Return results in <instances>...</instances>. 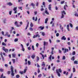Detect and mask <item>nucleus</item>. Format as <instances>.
<instances>
[{
	"label": "nucleus",
	"mask_w": 78,
	"mask_h": 78,
	"mask_svg": "<svg viewBox=\"0 0 78 78\" xmlns=\"http://www.w3.org/2000/svg\"><path fill=\"white\" fill-rule=\"evenodd\" d=\"M56 73L57 74L58 76L60 77V76H61V75L60 73H62V70H61L60 69H57L56 70Z\"/></svg>",
	"instance_id": "f257e3e1"
},
{
	"label": "nucleus",
	"mask_w": 78,
	"mask_h": 78,
	"mask_svg": "<svg viewBox=\"0 0 78 78\" xmlns=\"http://www.w3.org/2000/svg\"><path fill=\"white\" fill-rule=\"evenodd\" d=\"M14 69L13 68V67H12V66H11V75H12V76H14Z\"/></svg>",
	"instance_id": "f03ea898"
},
{
	"label": "nucleus",
	"mask_w": 78,
	"mask_h": 78,
	"mask_svg": "<svg viewBox=\"0 0 78 78\" xmlns=\"http://www.w3.org/2000/svg\"><path fill=\"white\" fill-rule=\"evenodd\" d=\"M62 51H63V52L64 53H67V52H69V49L67 48H62Z\"/></svg>",
	"instance_id": "7ed1b4c3"
},
{
	"label": "nucleus",
	"mask_w": 78,
	"mask_h": 78,
	"mask_svg": "<svg viewBox=\"0 0 78 78\" xmlns=\"http://www.w3.org/2000/svg\"><path fill=\"white\" fill-rule=\"evenodd\" d=\"M21 46L22 47V50H21L22 51H25V48L24 47H23V45L22 44H21Z\"/></svg>",
	"instance_id": "20e7f679"
},
{
	"label": "nucleus",
	"mask_w": 78,
	"mask_h": 78,
	"mask_svg": "<svg viewBox=\"0 0 78 78\" xmlns=\"http://www.w3.org/2000/svg\"><path fill=\"white\" fill-rule=\"evenodd\" d=\"M17 7H14L13 9V11H15V14H16V13H17Z\"/></svg>",
	"instance_id": "39448f33"
},
{
	"label": "nucleus",
	"mask_w": 78,
	"mask_h": 78,
	"mask_svg": "<svg viewBox=\"0 0 78 78\" xmlns=\"http://www.w3.org/2000/svg\"><path fill=\"white\" fill-rule=\"evenodd\" d=\"M7 5H9V6H12V3H11V2H8L7 4Z\"/></svg>",
	"instance_id": "423d86ee"
},
{
	"label": "nucleus",
	"mask_w": 78,
	"mask_h": 78,
	"mask_svg": "<svg viewBox=\"0 0 78 78\" xmlns=\"http://www.w3.org/2000/svg\"><path fill=\"white\" fill-rule=\"evenodd\" d=\"M15 25H16V27H20L19 25L17 24V21H16L15 23Z\"/></svg>",
	"instance_id": "0eeeda50"
},
{
	"label": "nucleus",
	"mask_w": 78,
	"mask_h": 78,
	"mask_svg": "<svg viewBox=\"0 0 78 78\" xmlns=\"http://www.w3.org/2000/svg\"><path fill=\"white\" fill-rule=\"evenodd\" d=\"M48 9L49 10H51V5L50 4L49 5Z\"/></svg>",
	"instance_id": "6e6552de"
},
{
	"label": "nucleus",
	"mask_w": 78,
	"mask_h": 78,
	"mask_svg": "<svg viewBox=\"0 0 78 78\" xmlns=\"http://www.w3.org/2000/svg\"><path fill=\"white\" fill-rule=\"evenodd\" d=\"M62 40H64V41L66 40V38L65 37V36H63L61 38Z\"/></svg>",
	"instance_id": "1a4fd4ad"
},
{
	"label": "nucleus",
	"mask_w": 78,
	"mask_h": 78,
	"mask_svg": "<svg viewBox=\"0 0 78 78\" xmlns=\"http://www.w3.org/2000/svg\"><path fill=\"white\" fill-rule=\"evenodd\" d=\"M12 55L13 58H16V54L15 53L12 54Z\"/></svg>",
	"instance_id": "9d476101"
},
{
	"label": "nucleus",
	"mask_w": 78,
	"mask_h": 78,
	"mask_svg": "<svg viewBox=\"0 0 78 78\" xmlns=\"http://www.w3.org/2000/svg\"><path fill=\"white\" fill-rule=\"evenodd\" d=\"M27 26L26 27V28H25V30H27V28H28V27L29 26V22H27Z\"/></svg>",
	"instance_id": "9b49d317"
},
{
	"label": "nucleus",
	"mask_w": 78,
	"mask_h": 78,
	"mask_svg": "<svg viewBox=\"0 0 78 78\" xmlns=\"http://www.w3.org/2000/svg\"><path fill=\"white\" fill-rule=\"evenodd\" d=\"M62 27V26L61 25H60V29H61L62 32H63V29L64 28V27H62Z\"/></svg>",
	"instance_id": "f8f14e48"
},
{
	"label": "nucleus",
	"mask_w": 78,
	"mask_h": 78,
	"mask_svg": "<svg viewBox=\"0 0 78 78\" xmlns=\"http://www.w3.org/2000/svg\"><path fill=\"white\" fill-rule=\"evenodd\" d=\"M0 78H6V76H3V74H2Z\"/></svg>",
	"instance_id": "ddd939ff"
},
{
	"label": "nucleus",
	"mask_w": 78,
	"mask_h": 78,
	"mask_svg": "<svg viewBox=\"0 0 78 78\" xmlns=\"http://www.w3.org/2000/svg\"><path fill=\"white\" fill-rule=\"evenodd\" d=\"M45 9H46V10H45V14H48V15L49 14V13H48V11H47V10H46L47 9V8H46Z\"/></svg>",
	"instance_id": "4468645a"
},
{
	"label": "nucleus",
	"mask_w": 78,
	"mask_h": 78,
	"mask_svg": "<svg viewBox=\"0 0 78 78\" xmlns=\"http://www.w3.org/2000/svg\"><path fill=\"white\" fill-rule=\"evenodd\" d=\"M38 32H37V33H36V37H39L40 36L39 35V34H38Z\"/></svg>",
	"instance_id": "2eb2a0df"
},
{
	"label": "nucleus",
	"mask_w": 78,
	"mask_h": 78,
	"mask_svg": "<svg viewBox=\"0 0 78 78\" xmlns=\"http://www.w3.org/2000/svg\"><path fill=\"white\" fill-rule=\"evenodd\" d=\"M6 53L8 52V49L6 48L4 51Z\"/></svg>",
	"instance_id": "dca6fc26"
},
{
	"label": "nucleus",
	"mask_w": 78,
	"mask_h": 78,
	"mask_svg": "<svg viewBox=\"0 0 78 78\" xmlns=\"http://www.w3.org/2000/svg\"><path fill=\"white\" fill-rule=\"evenodd\" d=\"M48 18H46L45 20V23H47V22H48Z\"/></svg>",
	"instance_id": "f3484780"
},
{
	"label": "nucleus",
	"mask_w": 78,
	"mask_h": 78,
	"mask_svg": "<svg viewBox=\"0 0 78 78\" xmlns=\"http://www.w3.org/2000/svg\"><path fill=\"white\" fill-rule=\"evenodd\" d=\"M4 71V69L2 68H0V72H3Z\"/></svg>",
	"instance_id": "a211bd4d"
},
{
	"label": "nucleus",
	"mask_w": 78,
	"mask_h": 78,
	"mask_svg": "<svg viewBox=\"0 0 78 78\" xmlns=\"http://www.w3.org/2000/svg\"><path fill=\"white\" fill-rule=\"evenodd\" d=\"M12 60L13 64H14L16 62V60L14 59H12Z\"/></svg>",
	"instance_id": "6ab92c4d"
},
{
	"label": "nucleus",
	"mask_w": 78,
	"mask_h": 78,
	"mask_svg": "<svg viewBox=\"0 0 78 78\" xmlns=\"http://www.w3.org/2000/svg\"><path fill=\"white\" fill-rule=\"evenodd\" d=\"M39 28H41V30H44V27H42L41 26H40L39 27Z\"/></svg>",
	"instance_id": "aec40b11"
},
{
	"label": "nucleus",
	"mask_w": 78,
	"mask_h": 78,
	"mask_svg": "<svg viewBox=\"0 0 78 78\" xmlns=\"http://www.w3.org/2000/svg\"><path fill=\"white\" fill-rule=\"evenodd\" d=\"M67 29L68 31H70V30H69V24L67 25Z\"/></svg>",
	"instance_id": "412c9836"
},
{
	"label": "nucleus",
	"mask_w": 78,
	"mask_h": 78,
	"mask_svg": "<svg viewBox=\"0 0 78 78\" xmlns=\"http://www.w3.org/2000/svg\"><path fill=\"white\" fill-rule=\"evenodd\" d=\"M31 58H32V59H34V58H35V55H33L31 56Z\"/></svg>",
	"instance_id": "4be33fe9"
},
{
	"label": "nucleus",
	"mask_w": 78,
	"mask_h": 78,
	"mask_svg": "<svg viewBox=\"0 0 78 78\" xmlns=\"http://www.w3.org/2000/svg\"><path fill=\"white\" fill-rule=\"evenodd\" d=\"M42 66H43V67H45V62H43Z\"/></svg>",
	"instance_id": "5701e85b"
},
{
	"label": "nucleus",
	"mask_w": 78,
	"mask_h": 78,
	"mask_svg": "<svg viewBox=\"0 0 78 78\" xmlns=\"http://www.w3.org/2000/svg\"><path fill=\"white\" fill-rule=\"evenodd\" d=\"M75 71H76V70H75V68H73V73H74V72H75Z\"/></svg>",
	"instance_id": "b1692460"
},
{
	"label": "nucleus",
	"mask_w": 78,
	"mask_h": 78,
	"mask_svg": "<svg viewBox=\"0 0 78 78\" xmlns=\"http://www.w3.org/2000/svg\"><path fill=\"white\" fill-rule=\"evenodd\" d=\"M41 11H44V9H43V6H41Z\"/></svg>",
	"instance_id": "393cba45"
},
{
	"label": "nucleus",
	"mask_w": 78,
	"mask_h": 78,
	"mask_svg": "<svg viewBox=\"0 0 78 78\" xmlns=\"http://www.w3.org/2000/svg\"><path fill=\"white\" fill-rule=\"evenodd\" d=\"M30 27H33V23H30Z\"/></svg>",
	"instance_id": "a878e982"
},
{
	"label": "nucleus",
	"mask_w": 78,
	"mask_h": 78,
	"mask_svg": "<svg viewBox=\"0 0 78 78\" xmlns=\"http://www.w3.org/2000/svg\"><path fill=\"white\" fill-rule=\"evenodd\" d=\"M74 64H78V61H75L74 62Z\"/></svg>",
	"instance_id": "bb28decb"
},
{
	"label": "nucleus",
	"mask_w": 78,
	"mask_h": 78,
	"mask_svg": "<svg viewBox=\"0 0 78 78\" xmlns=\"http://www.w3.org/2000/svg\"><path fill=\"white\" fill-rule=\"evenodd\" d=\"M18 38H15L14 40V42H17L18 41Z\"/></svg>",
	"instance_id": "cd10ccee"
},
{
	"label": "nucleus",
	"mask_w": 78,
	"mask_h": 78,
	"mask_svg": "<svg viewBox=\"0 0 78 78\" xmlns=\"http://www.w3.org/2000/svg\"><path fill=\"white\" fill-rule=\"evenodd\" d=\"M40 55H42V56L43 57V59H44V55H43V54H42V53H40Z\"/></svg>",
	"instance_id": "c85d7f7f"
},
{
	"label": "nucleus",
	"mask_w": 78,
	"mask_h": 78,
	"mask_svg": "<svg viewBox=\"0 0 78 78\" xmlns=\"http://www.w3.org/2000/svg\"><path fill=\"white\" fill-rule=\"evenodd\" d=\"M74 58H75V57L73 56L71 58V60H72V61H74Z\"/></svg>",
	"instance_id": "c756f323"
},
{
	"label": "nucleus",
	"mask_w": 78,
	"mask_h": 78,
	"mask_svg": "<svg viewBox=\"0 0 78 78\" xmlns=\"http://www.w3.org/2000/svg\"><path fill=\"white\" fill-rule=\"evenodd\" d=\"M2 45H4V46H6V44L5 43L3 42L2 43Z\"/></svg>",
	"instance_id": "7c9ffc66"
},
{
	"label": "nucleus",
	"mask_w": 78,
	"mask_h": 78,
	"mask_svg": "<svg viewBox=\"0 0 78 78\" xmlns=\"http://www.w3.org/2000/svg\"><path fill=\"white\" fill-rule=\"evenodd\" d=\"M45 2H43V5H44V8H45Z\"/></svg>",
	"instance_id": "2f4dec72"
},
{
	"label": "nucleus",
	"mask_w": 78,
	"mask_h": 78,
	"mask_svg": "<svg viewBox=\"0 0 78 78\" xmlns=\"http://www.w3.org/2000/svg\"><path fill=\"white\" fill-rule=\"evenodd\" d=\"M16 78H20V76L19 75H16Z\"/></svg>",
	"instance_id": "473e14b6"
},
{
	"label": "nucleus",
	"mask_w": 78,
	"mask_h": 78,
	"mask_svg": "<svg viewBox=\"0 0 78 78\" xmlns=\"http://www.w3.org/2000/svg\"><path fill=\"white\" fill-rule=\"evenodd\" d=\"M62 13H63L65 15L66 14V13L64 10L63 11V12H62Z\"/></svg>",
	"instance_id": "72a5a7b5"
},
{
	"label": "nucleus",
	"mask_w": 78,
	"mask_h": 78,
	"mask_svg": "<svg viewBox=\"0 0 78 78\" xmlns=\"http://www.w3.org/2000/svg\"><path fill=\"white\" fill-rule=\"evenodd\" d=\"M47 44V42H44V45L45 46Z\"/></svg>",
	"instance_id": "f704fd0d"
},
{
	"label": "nucleus",
	"mask_w": 78,
	"mask_h": 78,
	"mask_svg": "<svg viewBox=\"0 0 78 78\" xmlns=\"http://www.w3.org/2000/svg\"><path fill=\"white\" fill-rule=\"evenodd\" d=\"M49 58L50 60V61H51V55H50Z\"/></svg>",
	"instance_id": "c9c22d12"
},
{
	"label": "nucleus",
	"mask_w": 78,
	"mask_h": 78,
	"mask_svg": "<svg viewBox=\"0 0 78 78\" xmlns=\"http://www.w3.org/2000/svg\"><path fill=\"white\" fill-rule=\"evenodd\" d=\"M32 48L33 50H34V45L32 46Z\"/></svg>",
	"instance_id": "e433bc0d"
},
{
	"label": "nucleus",
	"mask_w": 78,
	"mask_h": 78,
	"mask_svg": "<svg viewBox=\"0 0 78 78\" xmlns=\"http://www.w3.org/2000/svg\"><path fill=\"white\" fill-rule=\"evenodd\" d=\"M42 76V74H40L38 76V77L39 78H41Z\"/></svg>",
	"instance_id": "4c0bfd02"
},
{
	"label": "nucleus",
	"mask_w": 78,
	"mask_h": 78,
	"mask_svg": "<svg viewBox=\"0 0 78 78\" xmlns=\"http://www.w3.org/2000/svg\"><path fill=\"white\" fill-rule=\"evenodd\" d=\"M64 14H63V13H62V12L61 18H64Z\"/></svg>",
	"instance_id": "58836bf2"
},
{
	"label": "nucleus",
	"mask_w": 78,
	"mask_h": 78,
	"mask_svg": "<svg viewBox=\"0 0 78 78\" xmlns=\"http://www.w3.org/2000/svg\"><path fill=\"white\" fill-rule=\"evenodd\" d=\"M5 49H6V48H5V47H2V49L4 51L5 50Z\"/></svg>",
	"instance_id": "ea45409f"
},
{
	"label": "nucleus",
	"mask_w": 78,
	"mask_h": 78,
	"mask_svg": "<svg viewBox=\"0 0 78 78\" xmlns=\"http://www.w3.org/2000/svg\"><path fill=\"white\" fill-rule=\"evenodd\" d=\"M29 30L30 31H33V28H32V27H30V28H29Z\"/></svg>",
	"instance_id": "a19ab883"
},
{
	"label": "nucleus",
	"mask_w": 78,
	"mask_h": 78,
	"mask_svg": "<svg viewBox=\"0 0 78 78\" xmlns=\"http://www.w3.org/2000/svg\"><path fill=\"white\" fill-rule=\"evenodd\" d=\"M59 36V33H57L56 34V36H57V37H58Z\"/></svg>",
	"instance_id": "79ce46f5"
},
{
	"label": "nucleus",
	"mask_w": 78,
	"mask_h": 78,
	"mask_svg": "<svg viewBox=\"0 0 78 78\" xmlns=\"http://www.w3.org/2000/svg\"><path fill=\"white\" fill-rule=\"evenodd\" d=\"M27 69H25L23 73H25L26 72H27Z\"/></svg>",
	"instance_id": "37998d69"
},
{
	"label": "nucleus",
	"mask_w": 78,
	"mask_h": 78,
	"mask_svg": "<svg viewBox=\"0 0 78 78\" xmlns=\"http://www.w3.org/2000/svg\"><path fill=\"white\" fill-rule=\"evenodd\" d=\"M7 73L9 75V74H10V73H11V72L10 71H7Z\"/></svg>",
	"instance_id": "c03bdc74"
},
{
	"label": "nucleus",
	"mask_w": 78,
	"mask_h": 78,
	"mask_svg": "<svg viewBox=\"0 0 78 78\" xmlns=\"http://www.w3.org/2000/svg\"><path fill=\"white\" fill-rule=\"evenodd\" d=\"M56 62H60V60L58 59V60L56 61Z\"/></svg>",
	"instance_id": "a18cd8bd"
},
{
	"label": "nucleus",
	"mask_w": 78,
	"mask_h": 78,
	"mask_svg": "<svg viewBox=\"0 0 78 78\" xmlns=\"http://www.w3.org/2000/svg\"><path fill=\"white\" fill-rule=\"evenodd\" d=\"M45 34V33L44 32H42V36H44Z\"/></svg>",
	"instance_id": "49530a36"
},
{
	"label": "nucleus",
	"mask_w": 78,
	"mask_h": 78,
	"mask_svg": "<svg viewBox=\"0 0 78 78\" xmlns=\"http://www.w3.org/2000/svg\"><path fill=\"white\" fill-rule=\"evenodd\" d=\"M69 25L70 27H71V28H72V27H73V25H72V24L71 23H69Z\"/></svg>",
	"instance_id": "de8ad7c7"
},
{
	"label": "nucleus",
	"mask_w": 78,
	"mask_h": 78,
	"mask_svg": "<svg viewBox=\"0 0 78 78\" xmlns=\"http://www.w3.org/2000/svg\"><path fill=\"white\" fill-rule=\"evenodd\" d=\"M72 54H73V55H75V51H73V52Z\"/></svg>",
	"instance_id": "09e8293b"
},
{
	"label": "nucleus",
	"mask_w": 78,
	"mask_h": 78,
	"mask_svg": "<svg viewBox=\"0 0 78 78\" xmlns=\"http://www.w3.org/2000/svg\"><path fill=\"white\" fill-rule=\"evenodd\" d=\"M12 13V11H10L9 12V15H11Z\"/></svg>",
	"instance_id": "8fccbe9b"
},
{
	"label": "nucleus",
	"mask_w": 78,
	"mask_h": 78,
	"mask_svg": "<svg viewBox=\"0 0 78 78\" xmlns=\"http://www.w3.org/2000/svg\"><path fill=\"white\" fill-rule=\"evenodd\" d=\"M28 50H31V48H30V47H28Z\"/></svg>",
	"instance_id": "3c124183"
},
{
	"label": "nucleus",
	"mask_w": 78,
	"mask_h": 78,
	"mask_svg": "<svg viewBox=\"0 0 78 78\" xmlns=\"http://www.w3.org/2000/svg\"><path fill=\"white\" fill-rule=\"evenodd\" d=\"M0 55L2 56V58H3V53L2 52H1Z\"/></svg>",
	"instance_id": "603ef678"
},
{
	"label": "nucleus",
	"mask_w": 78,
	"mask_h": 78,
	"mask_svg": "<svg viewBox=\"0 0 78 78\" xmlns=\"http://www.w3.org/2000/svg\"><path fill=\"white\" fill-rule=\"evenodd\" d=\"M20 73L22 75L23 73V71H21L20 72Z\"/></svg>",
	"instance_id": "864d4df0"
},
{
	"label": "nucleus",
	"mask_w": 78,
	"mask_h": 78,
	"mask_svg": "<svg viewBox=\"0 0 78 78\" xmlns=\"http://www.w3.org/2000/svg\"><path fill=\"white\" fill-rule=\"evenodd\" d=\"M28 64L29 65H30V64H31V62H30V61H28Z\"/></svg>",
	"instance_id": "5fc2aeb1"
},
{
	"label": "nucleus",
	"mask_w": 78,
	"mask_h": 78,
	"mask_svg": "<svg viewBox=\"0 0 78 78\" xmlns=\"http://www.w3.org/2000/svg\"><path fill=\"white\" fill-rule=\"evenodd\" d=\"M63 59L65 60L66 59V57L65 56H63Z\"/></svg>",
	"instance_id": "6e6d98bb"
},
{
	"label": "nucleus",
	"mask_w": 78,
	"mask_h": 78,
	"mask_svg": "<svg viewBox=\"0 0 78 78\" xmlns=\"http://www.w3.org/2000/svg\"><path fill=\"white\" fill-rule=\"evenodd\" d=\"M37 61H39V57H38V56H37Z\"/></svg>",
	"instance_id": "4d7b16f0"
},
{
	"label": "nucleus",
	"mask_w": 78,
	"mask_h": 78,
	"mask_svg": "<svg viewBox=\"0 0 78 78\" xmlns=\"http://www.w3.org/2000/svg\"><path fill=\"white\" fill-rule=\"evenodd\" d=\"M58 52L59 53H61L62 51L60 50H58Z\"/></svg>",
	"instance_id": "13d9d810"
},
{
	"label": "nucleus",
	"mask_w": 78,
	"mask_h": 78,
	"mask_svg": "<svg viewBox=\"0 0 78 78\" xmlns=\"http://www.w3.org/2000/svg\"><path fill=\"white\" fill-rule=\"evenodd\" d=\"M67 44L68 45H70V42H68Z\"/></svg>",
	"instance_id": "bf43d9fd"
},
{
	"label": "nucleus",
	"mask_w": 78,
	"mask_h": 78,
	"mask_svg": "<svg viewBox=\"0 0 78 78\" xmlns=\"http://www.w3.org/2000/svg\"><path fill=\"white\" fill-rule=\"evenodd\" d=\"M64 2H65V1H63L61 2V4H63V3H64Z\"/></svg>",
	"instance_id": "052dcab7"
},
{
	"label": "nucleus",
	"mask_w": 78,
	"mask_h": 78,
	"mask_svg": "<svg viewBox=\"0 0 78 78\" xmlns=\"http://www.w3.org/2000/svg\"><path fill=\"white\" fill-rule=\"evenodd\" d=\"M64 10L65 11L66 10V6L64 5Z\"/></svg>",
	"instance_id": "680f3d73"
},
{
	"label": "nucleus",
	"mask_w": 78,
	"mask_h": 78,
	"mask_svg": "<svg viewBox=\"0 0 78 78\" xmlns=\"http://www.w3.org/2000/svg\"><path fill=\"white\" fill-rule=\"evenodd\" d=\"M31 5L32 6H35V5L33 3H31Z\"/></svg>",
	"instance_id": "e2e57ef3"
},
{
	"label": "nucleus",
	"mask_w": 78,
	"mask_h": 78,
	"mask_svg": "<svg viewBox=\"0 0 78 78\" xmlns=\"http://www.w3.org/2000/svg\"><path fill=\"white\" fill-rule=\"evenodd\" d=\"M56 68V67L55 66L53 67V69H52V70H53L54 71H55V69Z\"/></svg>",
	"instance_id": "0e129e2a"
},
{
	"label": "nucleus",
	"mask_w": 78,
	"mask_h": 78,
	"mask_svg": "<svg viewBox=\"0 0 78 78\" xmlns=\"http://www.w3.org/2000/svg\"><path fill=\"white\" fill-rule=\"evenodd\" d=\"M16 36L18 37V36H20V34H17L16 35Z\"/></svg>",
	"instance_id": "69168bd1"
},
{
	"label": "nucleus",
	"mask_w": 78,
	"mask_h": 78,
	"mask_svg": "<svg viewBox=\"0 0 78 78\" xmlns=\"http://www.w3.org/2000/svg\"><path fill=\"white\" fill-rule=\"evenodd\" d=\"M7 36L8 37H10V36H11V35H10V34H8L7 35Z\"/></svg>",
	"instance_id": "338daca9"
},
{
	"label": "nucleus",
	"mask_w": 78,
	"mask_h": 78,
	"mask_svg": "<svg viewBox=\"0 0 78 78\" xmlns=\"http://www.w3.org/2000/svg\"><path fill=\"white\" fill-rule=\"evenodd\" d=\"M36 37H37L35 35H34V36L33 37V38L34 39V38H36Z\"/></svg>",
	"instance_id": "774afa93"
}]
</instances>
